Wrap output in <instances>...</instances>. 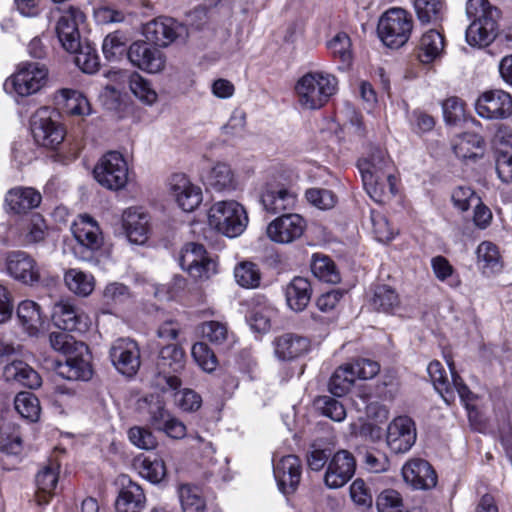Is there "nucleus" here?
<instances>
[{
  "mask_svg": "<svg viewBox=\"0 0 512 512\" xmlns=\"http://www.w3.org/2000/svg\"><path fill=\"white\" fill-rule=\"evenodd\" d=\"M315 406L323 416L335 422H342L346 418V409L343 404L330 396L318 397Z\"/></svg>",
  "mask_w": 512,
  "mask_h": 512,
  "instance_id": "nucleus-55",
  "label": "nucleus"
},
{
  "mask_svg": "<svg viewBox=\"0 0 512 512\" xmlns=\"http://www.w3.org/2000/svg\"><path fill=\"white\" fill-rule=\"evenodd\" d=\"M327 49L334 59H338L343 68H348L353 59L350 37L344 32H338L328 42Z\"/></svg>",
  "mask_w": 512,
  "mask_h": 512,
  "instance_id": "nucleus-40",
  "label": "nucleus"
},
{
  "mask_svg": "<svg viewBox=\"0 0 512 512\" xmlns=\"http://www.w3.org/2000/svg\"><path fill=\"white\" fill-rule=\"evenodd\" d=\"M48 69L39 62H21L15 72L5 80L3 88L7 93L26 97L40 91L47 83Z\"/></svg>",
  "mask_w": 512,
  "mask_h": 512,
  "instance_id": "nucleus-5",
  "label": "nucleus"
},
{
  "mask_svg": "<svg viewBox=\"0 0 512 512\" xmlns=\"http://www.w3.org/2000/svg\"><path fill=\"white\" fill-rule=\"evenodd\" d=\"M312 288L310 282L303 277H294L285 288L288 307L295 311H303L310 302Z\"/></svg>",
  "mask_w": 512,
  "mask_h": 512,
  "instance_id": "nucleus-29",
  "label": "nucleus"
},
{
  "mask_svg": "<svg viewBox=\"0 0 512 512\" xmlns=\"http://www.w3.org/2000/svg\"><path fill=\"white\" fill-rule=\"evenodd\" d=\"M180 266L196 280L209 279L217 273L216 262L208 255L202 244L188 243L181 250Z\"/></svg>",
  "mask_w": 512,
  "mask_h": 512,
  "instance_id": "nucleus-8",
  "label": "nucleus"
},
{
  "mask_svg": "<svg viewBox=\"0 0 512 512\" xmlns=\"http://www.w3.org/2000/svg\"><path fill=\"white\" fill-rule=\"evenodd\" d=\"M484 145L483 138L471 132H466L460 135L454 145L453 149L457 157L462 159H475L478 154L475 149H481Z\"/></svg>",
  "mask_w": 512,
  "mask_h": 512,
  "instance_id": "nucleus-44",
  "label": "nucleus"
},
{
  "mask_svg": "<svg viewBox=\"0 0 512 512\" xmlns=\"http://www.w3.org/2000/svg\"><path fill=\"white\" fill-rule=\"evenodd\" d=\"M169 186L175 202L185 212L194 211L203 200L201 188L192 183L184 174L172 175Z\"/></svg>",
  "mask_w": 512,
  "mask_h": 512,
  "instance_id": "nucleus-19",
  "label": "nucleus"
},
{
  "mask_svg": "<svg viewBox=\"0 0 512 512\" xmlns=\"http://www.w3.org/2000/svg\"><path fill=\"white\" fill-rule=\"evenodd\" d=\"M200 331L203 338L216 346L225 344L231 336L226 324L219 321H207L202 323Z\"/></svg>",
  "mask_w": 512,
  "mask_h": 512,
  "instance_id": "nucleus-57",
  "label": "nucleus"
},
{
  "mask_svg": "<svg viewBox=\"0 0 512 512\" xmlns=\"http://www.w3.org/2000/svg\"><path fill=\"white\" fill-rule=\"evenodd\" d=\"M337 89V78L323 71L308 72L295 85L297 101L306 110L323 107L337 92Z\"/></svg>",
  "mask_w": 512,
  "mask_h": 512,
  "instance_id": "nucleus-2",
  "label": "nucleus"
},
{
  "mask_svg": "<svg viewBox=\"0 0 512 512\" xmlns=\"http://www.w3.org/2000/svg\"><path fill=\"white\" fill-rule=\"evenodd\" d=\"M378 512H403L402 498L396 490L387 489L376 500Z\"/></svg>",
  "mask_w": 512,
  "mask_h": 512,
  "instance_id": "nucleus-63",
  "label": "nucleus"
},
{
  "mask_svg": "<svg viewBox=\"0 0 512 512\" xmlns=\"http://www.w3.org/2000/svg\"><path fill=\"white\" fill-rule=\"evenodd\" d=\"M305 196L309 203L322 210L333 208L337 202L336 195L328 189L311 188Z\"/></svg>",
  "mask_w": 512,
  "mask_h": 512,
  "instance_id": "nucleus-62",
  "label": "nucleus"
},
{
  "mask_svg": "<svg viewBox=\"0 0 512 512\" xmlns=\"http://www.w3.org/2000/svg\"><path fill=\"white\" fill-rule=\"evenodd\" d=\"M477 266L485 275H491L502 267L499 250L489 241L480 243L476 250Z\"/></svg>",
  "mask_w": 512,
  "mask_h": 512,
  "instance_id": "nucleus-35",
  "label": "nucleus"
},
{
  "mask_svg": "<svg viewBox=\"0 0 512 512\" xmlns=\"http://www.w3.org/2000/svg\"><path fill=\"white\" fill-rule=\"evenodd\" d=\"M414 8L423 23L441 20L445 9L442 0H414Z\"/></svg>",
  "mask_w": 512,
  "mask_h": 512,
  "instance_id": "nucleus-50",
  "label": "nucleus"
},
{
  "mask_svg": "<svg viewBox=\"0 0 512 512\" xmlns=\"http://www.w3.org/2000/svg\"><path fill=\"white\" fill-rule=\"evenodd\" d=\"M59 465L50 464L44 467L36 475V485L38 492L36 494V500L38 504H47L53 491L58 483Z\"/></svg>",
  "mask_w": 512,
  "mask_h": 512,
  "instance_id": "nucleus-34",
  "label": "nucleus"
},
{
  "mask_svg": "<svg viewBox=\"0 0 512 512\" xmlns=\"http://www.w3.org/2000/svg\"><path fill=\"white\" fill-rule=\"evenodd\" d=\"M475 109L484 119H507L512 115V97L501 89L485 91L476 100Z\"/></svg>",
  "mask_w": 512,
  "mask_h": 512,
  "instance_id": "nucleus-12",
  "label": "nucleus"
},
{
  "mask_svg": "<svg viewBox=\"0 0 512 512\" xmlns=\"http://www.w3.org/2000/svg\"><path fill=\"white\" fill-rule=\"evenodd\" d=\"M62 95L66 99V108L70 114L76 116H88L91 114L90 103L81 92L63 89Z\"/></svg>",
  "mask_w": 512,
  "mask_h": 512,
  "instance_id": "nucleus-56",
  "label": "nucleus"
},
{
  "mask_svg": "<svg viewBox=\"0 0 512 512\" xmlns=\"http://www.w3.org/2000/svg\"><path fill=\"white\" fill-rule=\"evenodd\" d=\"M427 372L437 392L443 397L445 402L449 403L454 399L451 383L447 373L439 361H432L427 367Z\"/></svg>",
  "mask_w": 512,
  "mask_h": 512,
  "instance_id": "nucleus-45",
  "label": "nucleus"
},
{
  "mask_svg": "<svg viewBox=\"0 0 512 512\" xmlns=\"http://www.w3.org/2000/svg\"><path fill=\"white\" fill-rule=\"evenodd\" d=\"M185 365L186 354L180 346L169 344L162 347L155 361V385L163 391L177 390L182 384L179 375Z\"/></svg>",
  "mask_w": 512,
  "mask_h": 512,
  "instance_id": "nucleus-4",
  "label": "nucleus"
},
{
  "mask_svg": "<svg viewBox=\"0 0 512 512\" xmlns=\"http://www.w3.org/2000/svg\"><path fill=\"white\" fill-rule=\"evenodd\" d=\"M305 228L306 222L299 214L288 213L268 225L267 236L273 242L289 244L300 238Z\"/></svg>",
  "mask_w": 512,
  "mask_h": 512,
  "instance_id": "nucleus-16",
  "label": "nucleus"
},
{
  "mask_svg": "<svg viewBox=\"0 0 512 512\" xmlns=\"http://www.w3.org/2000/svg\"><path fill=\"white\" fill-rule=\"evenodd\" d=\"M128 38L120 31L108 34L102 44V51L106 59L113 60L120 57L126 49Z\"/></svg>",
  "mask_w": 512,
  "mask_h": 512,
  "instance_id": "nucleus-58",
  "label": "nucleus"
},
{
  "mask_svg": "<svg viewBox=\"0 0 512 512\" xmlns=\"http://www.w3.org/2000/svg\"><path fill=\"white\" fill-rule=\"evenodd\" d=\"M49 342L55 351L65 355L73 354L76 351L82 352V350H87L83 342L74 340L71 335L65 332H52L49 335Z\"/></svg>",
  "mask_w": 512,
  "mask_h": 512,
  "instance_id": "nucleus-53",
  "label": "nucleus"
},
{
  "mask_svg": "<svg viewBox=\"0 0 512 512\" xmlns=\"http://www.w3.org/2000/svg\"><path fill=\"white\" fill-rule=\"evenodd\" d=\"M364 188L368 195L377 203H384L396 193V178L393 174V163L386 151L374 147L367 157L359 160Z\"/></svg>",
  "mask_w": 512,
  "mask_h": 512,
  "instance_id": "nucleus-1",
  "label": "nucleus"
},
{
  "mask_svg": "<svg viewBox=\"0 0 512 512\" xmlns=\"http://www.w3.org/2000/svg\"><path fill=\"white\" fill-rule=\"evenodd\" d=\"M178 495L183 512H203L205 501L197 486L182 484L179 486Z\"/></svg>",
  "mask_w": 512,
  "mask_h": 512,
  "instance_id": "nucleus-46",
  "label": "nucleus"
},
{
  "mask_svg": "<svg viewBox=\"0 0 512 512\" xmlns=\"http://www.w3.org/2000/svg\"><path fill=\"white\" fill-rule=\"evenodd\" d=\"M56 374L69 381H87L92 377V369L88 361L79 356L68 355L65 362H58Z\"/></svg>",
  "mask_w": 512,
  "mask_h": 512,
  "instance_id": "nucleus-32",
  "label": "nucleus"
},
{
  "mask_svg": "<svg viewBox=\"0 0 512 512\" xmlns=\"http://www.w3.org/2000/svg\"><path fill=\"white\" fill-rule=\"evenodd\" d=\"M274 354L282 361H291L307 354L311 347L309 338L295 334L285 333L273 341Z\"/></svg>",
  "mask_w": 512,
  "mask_h": 512,
  "instance_id": "nucleus-25",
  "label": "nucleus"
},
{
  "mask_svg": "<svg viewBox=\"0 0 512 512\" xmlns=\"http://www.w3.org/2000/svg\"><path fill=\"white\" fill-rule=\"evenodd\" d=\"M75 64L84 72L93 74L99 69V56L96 50L90 46L82 47L75 52Z\"/></svg>",
  "mask_w": 512,
  "mask_h": 512,
  "instance_id": "nucleus-60",
  "label": "nucleus"
},
{
  "mask_svg": "<svg viewBox=\"0 0 512 512\" xmlns=\"http://www.w3.org/2000/svg\"><path fill=\"white\" fill-rule=\"evenodd\" d=\"M86 20V15L77 7L64 10L56 23V34L62 47L68 52L80 48L79 26Z\"/></svg>",
  "mask_w": 512,
  "mask_h": 512,
  "instance_id": "nucleus-13",
  "label": "nucleus"
},
{
  "mask_svg": "<svg viewBox=\"0 0 512 512\" xmlns=\"http://www.w3.org/2000/svg\"><path fill=\"white\" fill-rule=\"evenodd\" d=\"M64 280L68 289L76 295L85 297L94 290V277L81 270L69 269L64 275Z\"/></svg>",
  "mask_w": 512,
  "mask_h": 512,
  "instance_id": "nucleus-42",
  "label": "nucleus"
},
{
  "mask_svg": "<svg viewBox=\"0 0 512 512\" xmlns=\"http://www.w3.org/2000/svg\"><path fill=\"white\" fill-rule=\"evenodd\" d=\"M3 376L7 381H15L30 389L41 385L40 375L28 364L22 361H14L4 367Z\"/></svg>",
  "mask_w": 512,
  "mask_h": 512,
  "instance_id": "nucleus-33",
  "label": "nucleus"
},
{
  "mask_svg": "<svg viewBox=\"0 0 512 512\" xmlns=\"http://www.w3.org/2000/svg\"><path fill=\"white\" fill-rule=\"evenodd\" d=\"M47 107L38 109L31 117V132L35 142L43 147L55 149L64 140L63 127L52 119Z\"/></svg>",
  "mask_w": 512,
  "mask_h": 512,
  "instance_id": "nucleus-9",
  "label": "nucleus"
},
{
  "mask_svg": "<svg viewBox=\"0 0 512 512\" xmlns=\"http://www.w3.org/2000/svg\"><path fill=\"white\" fill-rule=\"evenodd\" d=\"M205 184L216 192H231L237 188L238 182L231 167L219 162L206 175Z\"/></svg>",
  "mask_w": 512,
  "mask_h": 512,
  "instance_id": "nucleus-31",
  "label": "nucleus"
},
{
  "mask_svg": "<svg viewBox=\"0 0 512 512\" xmlns=\"http://www.w3.org/2000/svg\"><path fill=\"white\" fill-rule=\"evenodd\" d=\"M127 56L135 67L148 73H160L166 66L165 54L143 41L132 43L127 51Z\"/></svg>",
  "mask_w": 512,
  "mask_h": 512,
  "instance_id": "nucleus-17",
  "label": "nucleus"
},
{
  "mask_svg": "<svg viewBox=\"0 0 512 512\" xmlns=\"http://www.w3.org/2000/svg\"><path fill=\"white\" fill-rule=\"evenodd\" d=\"M443 117L448 124H457L465 118L464 103L457 97H450L442 103Z\"/></svg>",
  "mask_w": 512,
  "mask_h": 512,
  "instance_id": "nucleus-64",
  "label": "nucleus"
},
{
  "mask_svg": "<svg viewBox=\"0 0 512 512\" xmlns=\"http://www.w3.org/2000/svg\"><path fill=\"white\" fill-rule=\"evenodd\" d=\"M5 270L14 280L33 286L40 282L41 272L36 260L22 250L10 251L5 257Z\"/></svg>",
  "mask_w": 512,
  "mask_h": 512,
  "instance_id": "nucleus-11",
  "label": "nucleus"
},
{
  "mask_svg": "<svg viewBox=\"0 0 512 512\" xmlns=\"http://www.w3.org/2000/svg\"><path fill=\"white\" fill-rule=\"evenodd\" d=\"M355 382L353 371L348 363L338 367L329 381V391L337 397L345 395Z\"/></svg>",
  "mask_w": 512,
  "mask_h": 512,
  "instance_id": "nucleus-47",
  "label": "nucleus"
},
{
  "mask_svg": "<svg viewBox=\"0 0 512 512\" xmlns=\"http://www.w3.org/2000/svg\"><path fill=\"white\" fill-rule=\"evenodd\" d=\"M17 317L29 335H35L43 323L40 306L31 300H24L18 305Z\"/></svg>",
  "mask_w": 512,
  "mask_h": 512,
  "instance_id": "nucleus-37",
  "label": "nucleus"
},
{
  "mask_svg": "<svg viewBox=\"0 0 512 512\" xmlns=\"http://www.w3.org/2000/svg\"><path fill=\"white\" fill-rule=\"evenodd\" d=\"M192 357L196 363L206 372H213L218 365L214 352L206 343L197 342L192 346Z\"/></svg>",
  "mask_w": 512,
  "mask_h": 512,
  "instance_id": "nucleus-59",
  "label": "nucleus"
},
{
  "mask_svg": "<svg viewBox=\"0 0 512 512\" xmlns=\"http://www.w3.org/2000/svg\"><path fill=\"white\" fill-rule=\"evenodd\" d=\"M273 474L279 491L284 495L293 494L300 483L302 465L296 455H286L273 464Z\"/></svg>",
  "mask_w": 512,
  "mask_h": 512,
  "instance_id": "nucleus-18",
  "label": "nucleus"
},
{
  "mask_svg": "<svg viewBox=\"0 0 512 512\" xmlns=\"http://www.w3.org/2000/svg\"><path fill=\"white\" fill-rule=\"evenodd\" d=\"M129 88L131 92L144 104L152 105L157 100V93L151 87L148 80L138 73H133L129 78Z\"/></svg>",
  "mask_w": 512,
  "mask_h": 512,
  "instance_id": "nucleus-52",
  "label": "nucleus"
},
{
  "mask_svg": "<svg viewBox=\"0 0 512 512\" xmlns=\"http://www.w3.org/2000/svg\"><path fill=\"white\" fill-rule=\"evenodd\" d=\"M109 357L116 370L123 375L133 376L140 368V349L130 338L115 340L110 347Z\"/></svg>",
  "mask_w": 512,
  "mask_h": 512,
  "instance_id": "nucleus-14",
  "label": "nucleus"
},
{
  "mask_svg": "<svg viewBox=\"0 0 512 512\" xmlns=\"http://www.w3.org/2000/svg\"><path fill=\"white\" fill-rule=\"evenodd\" d=\"M260 201L267 212L277 214L292 210L297 202V194L282 186L268 185L262 192Z\"/></svg>",
  "mask_w": 512,
  "mask_h": 512,
  "instance_id": "nucleus-26",
  "label": "nucleus"
},
{
  "mask_svg": "<svg viewBox=\"0 0 512 512\" xmlns=\"http://www.w3.org/2000/svg\"><path fill=\"white\" fill-rule=\"evenodd\" d=\"M209 225L223 235L234 238L247 228L249 218L246 209L235 200L215 202L208 211Z\"/></svg>",
  "mask_w": 512,
  "mask_h": 512,
  "instance_id": "nucleus-3",
  "label": "nucleus"
},
{
  "mask_svg": "<svg viewBox=\"0 0 512 512\" xmlns=\"http://www.w3.org/2000/svg\"><path fill=\"white\" fill-rule=\"evenodd\" d=\"M16 411L25 419L35 422L39 419L41 408L38 398L31 392H20L14 400Z\"/></svg>",
  "mask_w": 512,
  "mask_h": 512,
  "instance_id": "nucleus-49",
  "label": "nucleus"
},
{
  "mask_svg": "<svg viewBox=\"0 0 512 512\" xmlns=\"http://www.w3.org/2000/svg\"><path fill=\"white\" fill-rule=\"evenodd\" d=\"M143 34L147 41L160 47H167L178 39H185L188 30L173 18L159 17L145 24Z\"/></svg>",
  "mask_w": 512,
  "mask_h": 512,
  "instance_id": "nucleus-10",
  "label": "nucleus"
},
{
  "mask_svg": "<svg viewBox=\"0 0 512 512\" xmlns=\"http://www.w3.org/2000/svg\"><path fill=\"white\" fill-rule=\"evenodd\" d=\"M311 271L315 277L327 283H337L340 280L334 262L326 255L314 254L312 256Z\"/></svg>",
  "mask_w": 512,
  "mask_h": 512,
  "instance_id": "nucleus-43",
  "label": "nucleus"
},
{
  "mask_svg": "<svg viewBox=\"0 0 512 512\" xmlns=\"http://www.w3.org/2000/svg\"><path fill=\"white\" fill-rule=\"evenodd\" d=\"M404 481L414 489L428 490L436 486L437 475L424 459L414 458L402 467Z\"/></svg>",
  "mask_w": 512,
  "mask_h": 512,
  "instance_id": "nucleus-21",
  "label": "nucleus"
},
{
  "mask_svg": "<svg viewBox=\"0 0 512 512\" xmlns=\"http://www.w3.org/2000/svg\"><path fill=\"white\" fill-rule=\"evenodd\" d=\"M466 15L473 21L481 23L491 21L494 25H498L497 21L500 17V11L497 7L490 4L488 0H468L466 3Z\"/></svg>",
  "mask_w": 512,
  "mask_h": 512,
  "instance_id": "nucleus-41",
  "label": "nucleus"
},
{
  "mask_svg": "<svg viewBox=\"0 0 512 512\" xmlns=\"http://www.w3.org/2000/svg\"><path fill=\"white\" fill-rule=\"evenodd\" d=\"M356 460L347 450L337 451L327 464L324 484L329 489L343 487L354 475Z\"/></svg>",
  "mask_w": 512,
  "mask_h": 512,
  "instance_id": "nucleus-15",
  "label": "nucleus"
},
{
  "mask_svg": "<svg viewBox=\"0 0 512 512\" xmlns=\"http://www.w3.org/2000/svg\"><path fill=\"white\" fill-rule=\"evenodd\" d=\"M412 16L402 8H391L379 19L377 32L381 41L390 48H400L410 38Z\"/></svg>",
  "mask_w": 512,
  "mask_h": 512,
  "instance_id": "nucleus-6",
  "label": "nucleus"
},
{
  "mask_svg": "<svg viewBox=\"0 0 512 512\" xmlns=\"http://www.w3.org/2000/svg\"><path fill=\"white\" fill-rule=\"evenodd\" d=\"M376 311L392 314L400 306V299L397 292L389 285H376L370 301Z\"/></svg>",
  "mask_w": 512,
  "mask_h": 512,
  "instance_id": "nucleus-38",
  "label": "nucleus"
},
{
  "mask_svg": "<svg viewBox=\"0 0 512 512\" xmlns=\"http://www.w3.org/2000/svg\"><path fill=\"white\" fill-rule=\"evenodd\" d=\"M123 228L131 243L142 245L149 238L150 216L141 207H129L122 215Z\"/></svg>",
  "mask_w": 512,
  "mask_h": 512,
  "instance_id": "nucleus-23",
  "label": "nucleus"
},
{
  "mask_svg": "<svg viewBox=\"0 0 512 512\" xmlns=\"http://www.w3.org/2000/svg\"><path fill=\"white\" fill-rule=\"evenodd\" d=\"M41 194L30 187H17L8 191L5 202L14 213H25L41 203Z\"/></svg>",
  "mask_w": 512,
  "mask_h": 512,
  "instance_id": "nucleus-30",
  "label": "nucleus"
},
{
  "mask_svg": "<svg viewBox=\"0 0 512 512\" xmlns=\"http://www.w3.org/2000/svg\"><path fill=\"white\" fill-rule=\"evenodd\" d=\"M143 403L149 415V423L157 430H160L167 421L172 417L165 408V403L158 395H150L145 397Z\"/></svg>",
  "mask_w": 512,
  "mask_h": 512,
  "instance_id": "nucleus-48",
  "label": "nucleus"
},
{
  "mask_svg": "<svg viewBox=\"0 0 512 512\" xmlns=\"http://www.w3.org/2000/svg\"><path fill=\"white\" fill-rule=\"evenodd\" d=\"M47 224L40 214L19 222L13 231L18 242L23 246H31L44 241L47 235Z\"/></svg>",
  "mask_w": 512,
  "mask_h": 512,
  "instance_id": "nucleus-27",
  "label": "nucleus"
},
{
  "mask_svg": "<svg viewBox=\"0 0 512 512\" xmlns=\"http://www.w3.org/2000/svg\"><path fill=\"white\" fill-rule=\"evenodd\" d=\"M443 47V36L436 30H429L420 39L418 58L422 63H430L440 55Z\"/></svg>",
  "mask_w": 512,
  "mask_h": 512,
  "instance_id": "nucleus-39",
  "label": "nucleus"
},
{
  "mask_svg": "<svg viewBox=\"0 0 512 512\" xmlns=\"http://www.w3.org/2000/svg\"><path fill=\"white\" fill-rule=\"evenodd\" d=\"M146 503V496L140 485L128 479L122 482V488L115 502L117 512H140Z\"/></svg>",
  "mask_w": 512,
  "mask_h": 512,
  "instance_id": "nucleus-28",
  "label": "nucleus"
},
{
  "mask_svg": "<svg viewBox=\"0 0 512 512\" xmlns=\"http://www.w3.org/2000/svg\"><path fill=\"white\" fill-rule=\"evenodd\" d=\"M52 319L57 327L66 331L85 332L89 327V317L69 301L55 304Z\"/></svg>",
  "mask_w": 512,
  "mask_h": 512,
  "instance_id": "nucleus-22",
  "label": "nucleus"
},
{
  "mask_svg": "<svg viewBox=\"0 0 512 512\" xmlns=\"http://www.w3.org/2000/svg\"><path fill=\"white\" fill-rule=\"evenodd\" d=\"M139 474L151 483L161 482L166 475L165 463L162 459L144 458L138 464Z\"/></svg>",
  "mask_w": 512,
  "mask_h": 512,
  "instance_id": "nucleus-54",
  "label": "nucleus"
},
{
  "mask_svg": "<svg viewBox=\"0 0 512 512\" xmlns=\"http://www.w3.org/2000/svg\"><path fill=\"white\" fill-rule=\"evenodd\" d=\"M93 176L99 185L108 190H122L129 181L128 164L121 153L107 152L94 166Z\"/></svg>",
  "mask_w": 512,
  "mask_h": 512,
  "instance_id": "nucleus-7",
  "label": "nucleus"
},
{
  "mask_svg": "<svg viewBox=\"0 0 512 512\" xmlns=\"http://www.w3.org/2000/svg\"><path fill=\"white\" fill-rule=\"evenodd\" d=\"M498 25H494L490 20L484 23L472 21L466 29V41L474 47L488 46L497 35Z\"/></svg>",
  "mask_w": 512,
  "mask_h": 512,
  "instance_id": "nucleus-36",
  "label": "nucleus"
},
{
  "mask_svg": "<svg viewBox=\"0 0 512 512\" xmlns=\"http://www.w3.org/2000/svg\"><path fill=\"white\" fill-rule=\"evenodd\" d=\"M234 277L241 287L253 289L260 285L261 273L255 263L244 261L235 267Z\"/></svg>",
  "mask_w": 512,
  "mask_h": 512,
  "instance_id": "nucleus-51",
  "label": "nucleus"
},
{
  "mask_svg": "<svg viewBox=\"0 0 512 512\" xmlns=\"http://www.w3.org/2000/svg\"><path fill=\"white\" fill-rule=\"evenodd\" d=\"M129 440L140 449L152 450L157 447V438L151 430L145 427L134 426L128 431Z\"/></svg>",
  "mask_w": 512,
  "mask_h": 512,
  "instance_id": "nucleus-61",
  "label": "nucleus"
},
{
  "mask_svg": "<svg viewBox=\"0 0 512 512\" xmlns=\"http://www.w3.org/2000/svg\"><path fill=\"white\" fill-rule=\"evenodd\" d=\"M71 231L78 244L90 251L100 249L103 236L96 220L88 215H79L71 226Z\"/></svg>",
  "mask_w": 512,
  "mask_h": 512,
  "instance_id": "nucleus-24",
  "label": "nucleus"
},
{
  "mask_svg": "<svg viewBox=\"0 0 512 512\" xmlns=\"http://www.w3.org/2000/svg\"><path fill=\"white\" fill-rule=\"evenodd\" d=\"M416 441V428L408 416L396 417L387 429V444L395 453H405Z\"/></svg>",
  "mask_w": 512,
  "mask_h": 512,
  "instance_id": "nucleus-20",
  "label": "nucleus"
}]
</instances>
